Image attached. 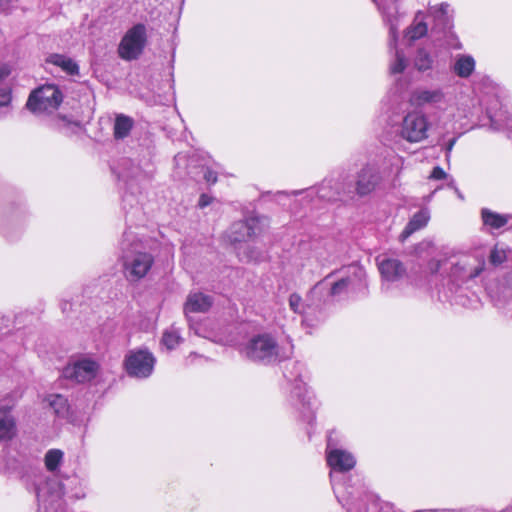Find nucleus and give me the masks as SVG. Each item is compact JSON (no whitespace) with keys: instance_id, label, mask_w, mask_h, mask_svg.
<instances>
[{"instance_id":"f257e3e1","label":"nucleus","mask_w":512,"mask_h":512,"mask_svg":"<svg viewBox=\"0 0 512 512\" xmlns=\"http://www.w3.org/2000/svg\"><path fill=\"white\" fill-rule=\"evenodd\" d=\"M334 433L331 431L328 434L326 448L327 464L330 467V482L338 502L346 508L347 512H354L349 501L352 493L347 491L343 476L355 467L356 459L349 451L337 447L333 437Z\"/></svg>"},{"instance_id":"f03ea898","label":"nucleus","mask_w":512,"mask_h":512,"mask_svg":"<svg viewBox=\"0 0 512 512\" xmlns=\"http://www.w3.org/2000/svg\"><path fill=\"white\" fill-rule=\"evenodd\" d=\"M334 273L326 276L318 282L310 291V297H319L323 290H328V296L340 298L348 294L365 292L367 289L366 271L357 264H353L340 271V277L334 281Z\"/></svg>"},{"instance_id":"7ed1b4c3","label":"nucleus","mask_w":512,"mask_h":512,"mask_svg":"<svg viewBox=\"0 0 512 512\" xmlns=\"http://www.w3.org/2000/svg\"><path fill=\"white\" fill-rule=\"evenodd\" d=\"M240 352L248 360L264 365L281 362L287 359L290 353L271 333L253 335L243 344Z\"/></svg>"},{"instance_id":"20e7f679","label":"nucleus","mask_w":512,"mask_h":512,"mask_svg":"<svg viewBox=\"0 0 512 512\" xmlns=\"http://www.w3.org/2000/svg\"><path fill=\"white\" fill-rule=\"evenodd\" d=\"M141 244L135 241L131 232H125L121 242L122 260L125 277L130 282L144 278L150 271L154 257L142 251Z\"/></svg>"},{"instance_id":"39448f33","label":"nucleus","mask_w":512,"mask_h":512,"mask_svg":"<svg viewBox=\"0 0 512 512\" xmlns=\"http://www.w3.org/2000/svg\"><path fill=\"white\" fill-rule=\"evenodd\" d=\"M304 366L295 362L292 370L285 373V377L291 383L289 401L300 413L302 419L312 423L315 419L311 395L309 394L303 377Z\"/></svg>"},{"instance_id":"423d86ee","label":"nucleus","mask_w":512,"mask_h":512,"mask_svg":"<svg viewBox=\"0 0 512 512\" xmlns=\"http://www.w3.org/2000/svg\"><path fill=\"white\" fill-rule=\"evenodd\" d=\"M63 101L61 90L53 84H46L33 90L26 103V107L34 114L52 113L58 109Z\"/></svg>"},{"instance_id":"0eeeda50","label":"nucleus","mask_w":512,"mask_h":512,"mask_svg":"<svg viewBox=\"0 0 512 512\" xmlns=\"http://www.w3.org/2000/svg\"><path fill=\"white\" fill-rule=\"evenodd\" d=\"M410 103L420 108L445 111L452 102V97L443 87H418L411 92Z\"/></svg>"},{"instance_id":"6e6552de","label":"nucleus","mask_w":512,"mask_h":512,"mask_svg":"<svg viewBox=\"0 0 512 512\" xmlns=\"http://www.w3.org/2000/svg\"><path fill=\"white\" fill-rule=\"evenodd\" d=\"M429 127L427 115L422 111L413 110L403 117L398 134L410 143H419L428 138Z\"/></svg>"},{"instance_id":"1a4fd4ad","label":"nucleus","mask_w":512,"mask_h":512,"mask_svg":"<svg viewBox=\"0 0 512 512\" xmlns=\"http://www.w3.org/2000/svg\"><path fill=\"white\" fill-rule=\"evenodd\" d=\"M485 261L477 256H462L450 264L449 281L460 288L467 280L476 278L484 270Z\"/></svg>"},{"instance_id":"9d476101","label":"nucleus","mask_w":512,"mask_h":512,"mask_svg":"<svg viewBox=\"0 0 512 512\" xmlns=\"http://www.w3.org/2000/svg\"><path fill=\"white\" fill-rule=\"evenodd\" d=\"M156 359L147 349L130 350L124 359V368L130 377L146 379L153 373Z\"/></svg>"},{"instance_id":"9b49d317","label":"nucleus","mask_w":512,"mask_h":512,"mask_svg":"<svg viewBox=\"0 0 512 512\" xmlns=\"http://www.w3.org/2000/svg\"><path fill=\"white\" fill-rule=\"evenodd\" d=\"M146 43V28L143 24H136L129 29L122 38L118 52L124 60H134L142 53Z\"/></svg>"},{"instance_id":"f8f14e48","label":"nucleus","mask_w":512,"mask_h":512,"mask_svg":"<svg viewBox=\"0 0 512 512\" xmlns=\"http://www.w3.org/2000/svg\"><path fill=\"white\" fill-rule=\"evenodd\" d=\"M317 297L311 298L310 294L307 297L306 302L302 301L300 295L293 293L289 296V307L290 309L298 314L303 316L302 323L307 326H313L314 324V316H316V323H319L324 320V313L319 308L318 304L314 303V300Z\"/></svg>"},{"instance_id":"ddd939ff","label":"nucleus","mask_w":512,"mask_h":512,"mask_svg":"<svg viewBox=\"0 0 512 512\" xmlns=\"http://www.w3.org/2000/svg\"><path fill=\"white\" fill-rule=\"evenodd\" d=\"M383 176L380 170L372 165L363 167L357 174L355 191L360 197L367 196L380 189Z\"/></svg>"},{"instance_id":"4468645a","label":"nucleus","mask_w":512,"mask_h":512,"mask_svg":"<svg viewBox=\"0 0 512 512\" xmlns=\"http://www.w3.org/2000/svg\"><path fill=\"white\" fill-rule=\"evenodd\" d=\"M99 364L89 358H82L68 365L63 370V375L67 379L75 380L78 383H84L94 379L98 373Z\"/></svg>"},{"instance_id":"2eb2a0df","label":"nucleus","mask_w":512,"mask_h":512,"mask_svg":"<svg viewBox=\"0 0 512 512\" xmlns=\"http://www.w3.org/2000/svg\"><path fill=\"white\" fill-rule=\"evenodd\" d=\"M36 498L47 509L54 508L64 495L63 485L56 478H47L35 487Z\"/></svg>"},{"instance_id":"dca6fc26","label":"nucleus","mask_w":512,"mask_h":512,"mask_svg":"<svg viewBox=\"0 0 512 512\" xmlns=\"http://www.w3.org/2000/svg\"><path fill=\"white\" fill-rule=\"evenodd\" d=\"M260 219L250 217L245 221H238L231 225L228 238L231 243L243 245L254 235L258 234Z\"/></svg>"},{"instance_id":"f3484780","label":"nucleus","mask_w":512,"mask_h":512,"mask_svg":"<svg viewBox=\"0 0 512 512\" xmlns=\"http://www.w3.org/2000/svg\"><path fill=\"white\" fill-rule=\"evenodd\" d=\"M377 262L383 280L382 288L385 290H388L389 283L400 280L406 274L404 264L398 259L378 257Z\"/></svg>"},{"instance_id":"a211bd4d","label":"nucleus","mask_w":512,"mask_h":512,"mask_svg":"<svg viewBox=\"0 0 512 512\" xmlns=\"http://www.w3.org/2000/svg\"><path fill=\"white\" fill-rule=\"evenodd\" d=\"M378 8L381 10L383 15V20L385 24L389 27V46L390 48L396 47L397 39H398V29L400 26V19L402 15L398 12L396 5L390 4L388 6H384L381 0H373Z\"/></svg>"},{"instance_id":"6ab92c4d","label":"nucleus","mask_w":512,"mask_h":512,"mask_svg":"<svg viewBox=\"0 0 512 512\" xmlns=\"http://www.w3.org/2000/svg\"><path fill=\"white\" fill-rule=\"evenodd\" d=\"M118 177L126 184L127 191L124 196V201H127L129 197L128 192L133 195L135 193V184H138L143 177L142 170L130 159H123L119 166Z\"/></svg>"},{"instance_id":"aec40b11","label":"nucleus","mask_w":512,"mask_h":512,"mask_svg":"<svg viewBox=\"0 0 512 512\" xmlns=\"http://www.w3.org/2000/svg\"><path fill=\"white\" fill-rule=\"evenodd\" d=\"M12 408L13 403H0V441H10L16 436L17 426Z\"/></svg>"},{"instance_id":"412c9836","label":"nucleus","mask_w":512,"mask_h":512,"mask_svg":"<svg viewBox=\"0 0 512 512\" xmlns=\"http://www.w3.org/2000/svg\"><path fill=\"white\" fill-rule=\"evenodd\" d=\"M314 193L317 194L319 199L325 201L344 200L346 197L342 183L332 179L324 180L316 190H309V195H313Z\"/></svg>"},{"instance_id":"4be33fe9","label":"nucleus","mask_w":512,"mask_h":512,"mask_svg":"<svg viewBox=\"0 0 512 512\" xmlns=\"http://www.w3.org/2000/svg\"><path fill=\"white\" fill-rule=\"evenodd\" d=\"M430 13L435 22L432 31L437 29L439 32H442L452 29L453 15L448 3H441L440 5L431 7Z\"/></svg>"},{"instance_id":"5701e85b","label":"nucleus","mask_w":512,"mask_h":512,"mask_svg":"<svg viewBox=\"0 0 512 512\" xmlns=\"http://www.w3.org/2000/svg\"><path fill=\"white\" fill-rule=\"evenodd\" d=\"M213 304L211 296L201 292H191L187 296L184 304V313L188 316L189 313H205Z\"/></svg>"},{"instance_id":"b1692460","label":"nucleus","mask_w":512,"mask_h":512,"mask_svg":"<svg viewBox=\"0 0 512 512\" xmlns=\"http://www.w3.org/2000/svg\"><path fill=\"white\" fill-rule=\"evenodd\" d=\"M429 219L430 216L427 210L416 212L399 235V241L405 242L413 233L424 228L428 224Z\"/></svg>"},{"instance_id":"393cba45","label":"nucleus","mask_w":512,"mask_h":512,"mask_svg":"<svg viewBox=\"0 0 512 512\" xmlns=\"http://www.w3.org/2000/svg\"><path fill=\"white\" fill-rule=\"evenodd\" d=\"M481 218L483 224L490 229H500L506 226L510 219H512V215L510 214H499L491 211L488 208H483L481 210Z\"/></svg>"},{"instance_id":"a878e982","label":"nucleus","mask_w":512,"mask_h":512,"mask_svg":"<svg viewBox=\"0 0 512 512\" xmlns=\"http://www.w3.org/2000/svg\"><path fill=\"white\" fill-rule=\"evenodd\" d=\"M47 62L60 67L64 72H66L69 75L79 74L78 64L73 59L65 55L51 54L48 57Z\"/></svg>"},{"instance_id":"bb28decb","label":"nucleus","mask_w":512,"mask_h":512,"mask_svg":"<svg viewBox=\"0 0 512 512\" xmlns=\"http://www.w3.org/2000/svg\"><path fill=\"white\" fill-rule=\"evenodd\" d=\"M475 69V60L470 55H459L453 65L454 73L461 77H469Z\"/></svg>"},{"instance_id":"cd10ccee","label":"nucleus","mask_w":512,"mask_h":512,"mask_svg":"<svg viewBox=\"0 0 512 512\" xmlns=\"http://www.w3.org/2000/svg\"><path fill=\"white\" fill-rule=\"evenodd\" d=\"M487 115L490 119L491 126L495 130L512 129V116L507 110H500L492 112L490 108L487 109Z\"/></svg>"},{"instance_id":"c85d7f7f","label":"nucleus","mask_w":512,"mask_h":512,"mask_svg":"<svg viewBox=\"0 0 512 512\" xmlns=\"http://www.w3.org/2000/svg\"><path fill=\"white\" fill-rule=\"evenodd\" d=\"M10 75V69L7 65H0V107H7L11 103V91L6 83Z\"/></svg>"},{"instance_id":"c756f323","label":"nucleus","mask_w":512,"mask_h":512,"mask_svg":"<svg viewBox=\"0 0 512 512\" xmlns=\"http://www.w3.org/2000/svg\"><path fill=\"white\" fill-rule=\"evenodd\" d=\"M132 127V118L123 114L117 115L114 122V137L116 139H124L129 135Z\"/></svg>"},{"instance_id":"7c9ffc66","label":"nucleus","mask_w":512,"mask_h":512,"mask_svg":"<svg viewBox=\"0 0 512 512\" xmlns=\"http://www.w3.org/2000/svg\"><path fill=\"white\" fill-rule=\"evenodd\" d=\"M427 31V24L420 15H417L413 23L406 29L405 37L411 41H415L425 36Z\"/></svg>"},{"instance_id":"2f4dec72","label":"nucleus","mask_w":512,"mask_h":512,"mask_svg":"<svg viewBox=\"0 0 512 512\" xmlns=\"http://www.w3.org/2000/svg\"><path fill=\"white\" fill-rule=\"evenodd\" d=\"M236 252L241 261L258 262L263 259V253L247 243L236 246Z\"/></svg>"},{"instance_id":"473e14b6","label":"nucleus","mask_w":512,"mask_h":512,"mask_svg":"<svg viewBox=\"0 0 512 512\" xmlns=\"http://www.w3.org/2000/svg\"><path fill=\"white\" fill-rule=\"evenodd\" d=\"M182 340L179 329L175 326H171L164 331L161 344L167 350H173L182 342Z\"/></svg>"},{"instance_id":"72a5a7b5","label":"nucleus","mask_w":512,"mask_h":512,"mask_svg":"<svg viewBox=\"0 0 512 512\" xmlns=\"http://www.w3.org/2000/svg\"><path fill=\"white\" fill-rule=\"evenodd\" d=\"M47 401L58 417H65L67 415L69 405L64 396L60 394L49 395Z\"/></svg>"},{"instance_id":"f704fd0d","label":"nucleus","mask_w":512,"mask_h":512,"mask_svg":"<svg viewBox=\"0 0 512 512\" xmlns=\"http://www.w3.org/2000/svg\"><path fill=\"white\" fill-rule=\"evenodd\" d=\"M64 453L59 449H50L44 456V464L48 471L55 472L63 461Z\"/></svg>"},{"instance_id":"c9c22d12","label":"nucleus","mask_w":512,"mask_h":512,"mask_svg":"<svg viewBox=\"0 0 512 512\" xmlns=\"http://www.w3.org/2000/svg\"><path fill=\"white\" fill-rule=\"evenodd\" d=\"M433 62L434 60L428 51L423 48L418 49L414 58V65L418 71L425 72L432 69Z\"/></svg>"},{"instance_id":"e433bc0d","label":"nucleus","mask_w":512,"mask_h":512,"mask_svg":"<svg viewBox=\"0 0 512 512\" xmlns=\"http://www.w3.org/2000/svg\"><path fill=\"white\" fill-rule=\"evenodd\" d=\"M407 64L408 61L405 58V55L396 49L394 59L390 64V72L392 74H401L407 67Z\"/></svg>"},{"instance_id":"4c0bfd02","label":"nucleus","mask_w":512,"mask_h":512,"mask_svg":"<svg viewBox=\"0 0 512 512\" xmlns=\"http://www.w3.org/2000/svg\"><path fill=\"white\" fill-rule=\"evenodd\" d=\"M190 329L194 331V333L200 337L210 339L212 341H217L214 333L206 328L204 323H190Z\"/></svg>"},{"instance_id":"58836bf2","label":"nucleus","mask_w":512,"mask_h":512,"mask_svg":"<svg viewBox=\"0 0 512 512\" xmlns=\"http://www.w3.org/2000/svg\"><path fill=\"white\" fill-rule=\"evenodd\" d=\"M442 32L444 33L445 45L447 48L454 50H459L462 48L461 42L451 29Z\"/></svg>"},{"instance_id":"ea45409f","label":"nucleus","mask_w":512,"mask_h":512,"mask_svg":"<svg viewBox=\"0 0 512 512\" xmlns=\"http://www.w3.org/2000/svg\"><path fill=\"white\" fill-rule=\"evenodd\" d=\"M507 258L506 251L498 247H494L489 255V260L493 265L502 264Z\"/></svg>"},{"instance_id":"a19ab883","label":"nucleus","mask_w":512,"mask_h":512,"mask_svg":"<svg viewBox=\"0 0 512 512\" xmlns=\"http://www.w3.org/2000/svg\"><path fill=\"white\" fill-rule=\"evenodd\" d=\"M447 177L446 172L441 167H435L430 175V178L435 180H441Z\"/></svg>"},{"instance_id":"79ce46f5","label":"nucleus","mask_w":512,"mask_h":512,"mask_svg":"<svg viewBox=\"0 0 512 512\" xmlns=\"http://www.w3.org/2000/svg\"><path fill=\"white\" fill-rule=\"evenodd\" d=\"M204 178H205L206 182L209 183V184H214L217 181L216 173L214 171L210 170V169H206L205 170Z\"/></svg>"},{"instance_id":"37998d69","label":"nucleus","mask_w":512,"mask_h":512,"mask_svg":"<svg viewBox=\"0 0 512 512\" xmlns=\"http://www.w3.org/2000/svg\"><path fill=\"white\" fill-rule=\"evenodd\" d=\"M456 141H457V138L454 137V138L448 140V142L445 144V151H446V159L447 160H449V158H450L451 151H452Z\"/></svg>"},{"instance_id":"c03bdc74","label":"nucleus","mask_w":512,"mask_h":512,"mask_svg":"<svg viewBox=\"0 0 512 512\" xmlns=\"http://www.w3.org/2000/svg\"><path fill=\"white\" fill-rule=\"evenodd\" d=\"M211 203V198L206 195V194H202L200 196V199H199V203L198 205L201 207V208H204L206 206H208L209 204Z\"/></svg>"},{"instance_id":"a18cd8bd","label":"nucleus","mask_w":512,"mask_h":512,"mask_svg":"<svg viewBox=\"0 0 512 512\" xmlns=\"http://www.w3.org/2000/svg\"><path fill=\"white\" fill-rule=\"evenodd\" d=\"M379 512H396V511L394 510L393 506H391L389 504H386V505L381 507Z\"/></svg>"},{"instance_id":"49530a36","label":"nucleus","mask_w":512,"mask_h":512,"mask_svg":"<svg viewBox=\"0 0 512 512\" xmlns=\"http://www.w3.org/2000/svg\"><path fill=\"white\" fill-rule=\"evenodd\" d=\"M448 185H449V187L454 188V189H455V191H456V193H457V195H458L460 198H462V195L460 194L459 190L456 188V186H455V181H454L453 179H451V180H450V182H449V184H448Z\"/></svg>"},{"instance_id":"de8ad7c7","label":"nucleus","mask_w":512,"mask_h":512,"mask_svg":"<svg viewBox=\"0 0 512 512\" xmlns=\"http://www.w3.org/2000/svg\"><path fill=\"white\" fill-rule=\"evenodd\" d=\"M3 233H4V235H5L7 238H9V239H11V240H13V239H14V236H13V235H11V234H10V232H9L8 230L4 231Z\"/></svg>"},{"instance_id":"09e8293b","label":"nucleus","mask_w":512,"mask_h":512,"mask_svg":"<svg viewBox=\"0 0 512 512\" xmlns=\"http://www.w3.org/2000/svg\"><path fill=\"white\" fill-rule=\"evenodd\" d=\"M447 299L450 300L451 302L458 303V300L457 299H453L452 296H447Z\"/></svg>"},{"instance_id":"8fccbe9b","label":"nucleus","mask_w":512,"mask_h":512,"mask_svg":"<svg viewBox=\"0 0 512 512\" xmlns=\"http://www.w3.org/2000/svg\"><path fill=\"white\" fill-rule=\"evenodd\" d=\"M502 512H512V505L508 508H506L505 510H503Z\"/></svg>"},{"instance_id":"3c124183","label":"nucleus","mask_w":512,"mask_h":512,"mask_svg":"<svg viewBox=\"0 0 512 512\" xmlns=\"http://www.w3.org/2000/svg\"><path fill=\"white\" fill-rule=\"evenodd\" d=\"M66 305H67V303H65V304L63 305V307H62V310H63V311H65L66 309H68V306H66Z\"/></svg>"},{"instance_id":"603ef678","label":"nucleus","mask_w":512,"mask_h":512,"mask_svg":"<svg viewBox=\"0 0 512 512\" xmlns=\"http://www.w3.org/2000/svg\"><path fill=\"white\" fill-rule=\"evenodd\" d=\"M66 305H67V303H65V304L63 305V307H62V310H63V311H65L66 309H68V306H66Z\"/></svg>"},{"instance_id":"864d4df0","label":"nucleus","mask_w":512,"mask_h":512,"mask_svg":"<svg viewBox=\"0 0 512 512\" xmlns=\"http://www.w3.org/2000/svg\"><path fill=\"white\" fill-rule=\"evenodd\" d=\"M4 6V3L0 2V7H3Z\"/></svg>"}]
</instances>
